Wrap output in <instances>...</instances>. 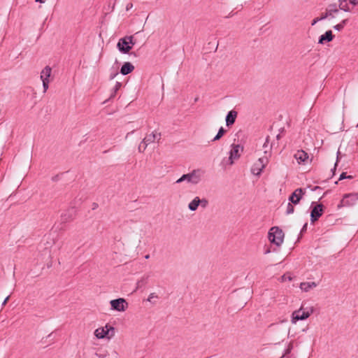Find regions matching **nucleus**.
Wrapping results in <instances>:
<instances>
[{
    "label": "nucleus",
    "mask_w": 358,
    "mask_h": 358,
    "mask_svg": "<svg viewBox=\"0 0 358 358\" xmlns=\"http://www.w3.org/2000/svg\"><path fill=\"white\" fill-rule=\"evenodd\" d=\"M203 174L204 171L200 169H194L190 173L183 174L176 182L180 183L183 181H187L188 183L196 185L200 182Z\"/></svg>",
    "instance_id": "f257e3e1"
},
{
    "label": "nucleus",
    "mask_w": 358,
    "mask_h": 358,
    "mask_svg": "<svg viewBox=\"0 0 358 358\" xmlns=\"http://www.w3.org/2000/svg\"><path fill=\"white\" fill-rule=\"evenodd\" d=\"M135 43L133 36H127L119 39L117 48L120 52L127 54L132 49Z\"/></svg>",
    "instance_id": "f03ea898"
},
{
    "label": "nucleus",
    "mask_w": 358,
    "mask_h": 358,
    "mask_svg": "<svg viewBox=\"0 0 358 358\" xmlns=\"http://www.w3.org/2000/svg\"><path fill=\"white\" fill-rule=\"evenodd\" d=\"M268 152L266 150L264 151L265 155L264 157H259L252 166L251 167V173L257 176H259L264 170V169L266 166L269 162L268 156H267Z\"/></svg>",
    "instance_id": "7ed1b4c3"
},
{
    "label": "nucleus",
    "mask_w": 358,
    "mask_h": 358,
    "mask_svg": "<svg viewBox=\"0 0 358 358\" xmlns=\"http://www.w3.org/2000/svg\"><path fill=\"white\" fill-rule=\"evenodd\" d=\"M313 313V308H303V306L301 307L294 310L292 314L291 322L293 324H296L299 320H304L310 317V315Z\"/></svg>",
    "instance_id": "20e7f679"
},
{
    "label": "nucleus",
    "mask_w": 358,
    "mask_h": 358,
    "mask_svg": "<svg viewBox=\"0 0 358 358\" xmlns=\"http://www.w3.org/2000/svg\"><path fill=\"white\" fill-rule=\"evenodd\" d=\"M284 238V233L277 227H272L268 232V239L272 243L280 246Z\"/></svg>",
    "instance_id": "39448f33"
},
{
    "label": "nucleus",
    "mask_w": 358,
    "mask_h": 358,
    "mask_svg": "<svg viewBox=\"0 0 358 358\" xmlns=\"http://www.w3.org/2000/svg\"><path fill=\"white\" fill-rule=\"evenodd\" d=\"M243 151V146L240 145L239 144H232L229 152V156L227 161V164L230 166L232 165L235 160H237L240 158Z\"/></svg>",
    "instance_id": "423d86ee"
},
{
    "label": "nucleus",
    "mask_w": 358,
    "mask_h": 358,
    "mask_svg": "<svg viewBox=\"0 0 358 358\" xmlns=\"http://www.w3.org/2000/svg\"><path fill=\"white\" fill-rule=\"evenodd\" d=\"M358 201V193H349L344 194L340 203L338 205V208L343 207H350L356 204Z\"/></svg>",
    "instance_id": "0eeeda50"
},
{
    "label": "nucleus",
    "mask_w": 358,
    "mask_h": 358,
    "mask_svg": "<svg viewBox=\"0 0 358 358\" xmlns=\"http://www.w3.org/2000/svg\"><path fill=\"white\" fill-rule=\"evenodd\" d=\"M310 208H312L310 212V222L314 223L322 215L324 211V206L322 203H316L315 202H312Z\"/></svg>",
    "instance_id": "6e6552de"
},
{
    "label": "nucleus",
    "mask_w": 358,
    "mask_h": 358,
    "mask_svg": "<svg viewBox=\"0 0 358 358\" xmlns=\"http://www.w3.org/2000/svg\"><path fill=\"white\" fill-rule=\"evenodd\" d=\"M161 138V134L160 133H157L156 131H153L152 134H150V135L145 136L143 141H142V143H144L145 145L143 146V148L141 149V145H139L138 146V151L140 152H143L145 151V150L146 149L147 146L155 142L156 140L157 141H159Z\"/></svg>",
    "instance_id": "1a4fd4ad"
},
{
    "label": "nucleus",
    "mask_w": 358,
    "mask_h": 358,
    "mask_svg": "<svg viewBox=\"0 0 358 358\" xmlns=\"http://www.w3.org/2000/svg\"><path fill=\"white\" fill-rule=\"evenodd\" d=\"M110 303L111 309L117 311H124L128 306L126 300L122 298L111 300Z\"/></svg>",
    "instance_id": "9d476101"
},
{
    "label": "nucleus",
    "mask_w": 358,
    "mask_h": 358,
    "mask_svg": "<svg viewBox=\"0 0 358 358\" xmlns=\"http://www.w3.org/2000/svg\"><path fill=\"white\" fill-rule=\"evenodd\" d=\"M304 194L305 190L298 188L290 195L289 201L294 205L298 204Z\"/></svg>",
    "instance_id": "9b49d317"
},
{
    "label": "nucleus",
    "mask_w": 358,
    "mask_h": 358,
    "mask_svg": "<svg viewBox=\"0 0 358 358\" xmlns=\"http://www.w3.org/2000/svg\"><path fill=\"white\" fill-rule=\"evenodd\" d=\"M294 157L299 164L305 163L308 159V155L303 150H298Z\"/></svg>",
    "instance_id": "f8f14e48"
},
{
    "label": "nucleus",
    "mask_w": 358,
    "mask_h": 358,
    "mask_svg": "<svg viewBox=\"0 0 358 358\" xmlns=\"http://www.w3.org/2000/svg\"><path fill=\"white\" fill-rule=\"evenodd\" d=\"M108 332L109 329L108 328V326L106 325L105 327L96 329L94 331V336L97 338L101 339L105 338L108 334Z\"/></svg>",
    "instance_id": "ddd939ff"
},
{
    "label": "nucleus",
    "mask_w": 358,
    "mask_h": 358,
    "mask_svg": "<svg viewBox=\"0 0 358 358\" xmlns=\"http://www.w3.org/2000/svg\"><path fill=\"white\" fill-rule=\"evenodd\" d=\"M317 286V283L315 282H303L300 284L299 287L302 291L308 292Z\"/></svg>",
    "instance_id": "4468645a"
},
{
    "label": "nucleus",
    "mask_w": 358,
    "mask_h": 358,
    "mask_svg": "<svg viewBox=\"0 0 358 358\" xmlns=\"http://www.w3.org/2000/svg\"><path fill=\"white\" fill-rule=\"evenodd\" d=\"M134 69V66L130 62H125L120 69V73L126 76L131 73Z\"/></svg>",
    "instance_id": "2eb2a0df"
},
{
    "label": "nucleus",
    "mask_w": 358,
    "mask_h": 358,
    "mask_svg": "<svg viewBox=\"0 0 358 358\" xmlns=\"http://www.w3.org/2000/svg\"><path fill=\"white\" fill-rule=\"evenodd\" d=\"M237 117V112L235 110H230L226 116V124L230 126L235 122Z\"/></svg>",
    "instance_id": "dca6fc26"
},
{
    "label": "nucleus",
    "mask_w": 358,
    "mask_h": 358,
    "mask_svg": "<svg viewBox=\"0 0 358 358\" xmlns=\"http://www.w3.org/2000/svg\"><path fill=\"white\" fill-rule=\"evenodd\" d=\"M334 36L331 30L327 31L324 34L321 35L319 38L318 43L323 44L325 41L329 42L333 40Z\"/></svg>",
    "instance_id": "f3484780"
},
{
    "label": "nucleus",
    "mask_w": 358,
    "mask_h": 358,
    "mask_svg": "<svg viewBox=\"0 0 358 358\" xmlns=\"http://www.w3.org/2000/svg\"><path fill=\"white\" fill-rule=\"evenodd\" d=\"M52 69L49 66H46L41 73V79L42 81L50 80Z\"/></svg>",
    "instance_id": "a211bd4d"
},
{
    "label": "nucleus",
    "mask_w": 358,
    "mask_h": 358,
    "mask_svg": "<svg viewBox=\"0 0 358 358\" xmlns=\"http://www.w3.org/2000/svg\"><path fill=\"white\" fill-rule=\"evenodd\" d=\"M326 10L327 11V14L329 15H330V17L331 18H334V14L338 13L339 9L337 7V5L336 3H331L327 6V8H326Z\"/></svg>",
    "instance_id": "6ab92c4d"
},
{
    "label": "nucleus",
    "mask_w": 358,
    "mask_h": 358,
    "mask_svg": "<svg viewBox=\"0 0 358 358\" xmlns=\"http://www.w3.org/2000/svg\"><path fill=\"white\" fill-rule=\"evenodd\" d=\"M200 204V199L199 196L194 197V199L188 204V208L191 211H195L198 208Z\"/></svg>",
    "instance_id": "aec40b11"
},
{
    "label": "nucleus",
    "mask_w": 358,
    "mask_h": 358,
    "mask_svg": "<svg viewBox=\"0 0 358 358\" xmlns=\"http://www.w3.org/2000/svg\"><path fill=\"white\" fill-rule=\"evenodd\" d=\"M338 9L345 12L350 11V8L348 6L347 0H338Z\"/></svg>",
    "instance_id": "412c9836"
},
{
    "label": "nucleus",
    "mask_w": 358,
    "mask_h": 358,
    "mask_svg": "<svg viewBox=\"0 0 358 358\" xmlns=\"http://www.w3.org/2000/svg\"><path fill=\"white\" fill-rule=\"evenodd\" d=\"M348 20H343L339 24L334 26V29L337 31H341L348 23Z\"/></svg>",
    "instance_id": "4be33fe9"
},
{
    "label": "nucleus",
    "mask_w": 358,
    "mask_h": 358,
    "mask_svg": "<svg viewBox=\"0 0 358 358\" xmlns=\"http://www.w3.org/2000/svg\"><path fill=\"white\" fill-rule=\"evenodd\" d=\"M225 132H226V130L222 127H221L219 129L218 132L216 134V136L213 138V141H218L219 139H220L222 137V136L224 134Z\"/></svg>",
    "instance_id": "5701e85b"
},
{
    "label": "nucleus",
    "mask_w": 358,
    "mask_h": 358,
    "mask_svg": "<svg viewBox=\"0 0 358 358\" xmlns=\"http://www.w3.org/2000/svg\"><path fill=\"white\" fill-rule=\"evenodd\" d=\"M72 213H62L61 215V218H62V222H68L69 220H70L71 218H72Z\"/></svg>",
    "instance_id": "b1692460"
},
{
    "label": "nucleus",
    "mask_w": 358,
    "mask_h": 358,
    "mask_svg": "<svg viewBox=\"0 0 358 358\" xmlns=\"http://www.w3.org/2000/svg\"><path fill=\"white\" fill-rule=\"evenodd\" d=\"M292 204L293 203H292L291 202L287 204L286 213L288 215L293 213L294 211V208L292 206Z\"/></svg>",
    "instance_id": "393cba45"
},
{
    "label": "nucleus",
    "mask_w": 358,
    "mask_h": 358,
    "mask_svg": "<svg viewBox=\"0 0 358 358\" xmlns=\"http://www.w3.org/2000/svg\"><path fill=\"white\" fill-rule=\"evenodd\" d=\"M202 208H206L208 205V201L206 199H200V204Z\"/></svg>",
    "instance_id": "a878e982"
},
{
    "label": "nucleus",
    "mask_w": 358,
    "mask_h": 358,
    "mask_svg": "<svg viewBox=\"0 0 358 358\" xmlns=\"http://www.w3.org/2000/svg\"><path fill=\"white\" fill-rule=\"evenodd\" d=\"M345 178H352V176H347L346 175V173L343 172L342 173L341 175H340V177H339V180H343V179H345Z\"/></svg>",
    "instance_id": "bb28decb"
},
{
    "label": "nucleus",
    "mask_w": 358,
    "mask_h": 358,
    "mask_svg": "<svg viewBox=\"0 0 358 358\" xmlns=\"http://www.w3.org/2000/svg\"><path fill=\"white\" fill-rule=\"evenodd\" d=\"M43 82V92H45L48 89V84L50 83V80H45L42 81Z\"/></svg>",
    "instance_id": "cd10ccee"
},
{
    "label": "nucleus",
    "mask_w": 358,
    "mask_h": 358,
    "mask_svg": "<svg viewBox=\"0 0 358 358\" xmlns=\"http://www.w3.org/2000/svg\"><path fill=\"white\" fill-rule=\"evenodd\" d=\"M340 155H341L340 152H339V151H338V152H337V155H336V163H335V165H334V169H331V171H334V170L336 169V167L337 164H338V161H339V159H340Z\"/></svg>",
    "instance_id": "c85d7f7f"
},
{
    "label": "nucleus",
    "mask_w": 358,
    "mask_h": 358,
    "mask_svg": "<svg viewBox=\"0 0 358 358\" xmlns=\"http://www.w3.org/2000/svg\"><path fill=\"white\" fill-rule=\"evenodd\" d=\"M319 18H320V20H324L326 18H331V17H330V15H329L327 14V11L325 10V13L324 14H322V15L320 17H319Z\"/></svg>",
    "instance_id": "c756f323"
},
{
    "label": "nucleus",
    "mask_w": 358,
    "mask_h": 358,
    "mask_svg": "<svg viewBox=\"0 0 358 358\" xmlns=\"http://www.w3.org/2000/svg\"><path fill=\"white\" fill-rule=\"evenodd\" d=\"M157 297L158 296L155 293H151L148 298V301L150 302H152L153 299L157 298Z\"/></svg>",
    "instance_id": "7c9ffc66"
},
{
    "label": "nucleus",
    "mask_w": 358,
    "mask_h": 358,
    "mask_svg": "<svg viewBox=\"0 0 358 358\" xmlns=\"http://www.w3.org/2000/svg\"><path fill=\"white\" fill-rule=\"evenodd\" d=\"M292 349V345L290 343L288 345L287 349L285 350L284 355L290 353Z\"/></svg>",
    "instance_id": "2f4dec72"
},
{
    "label": "nucleus",
    "mask_w": 358,
    "mask_h": 358,
    "mask_svg": "<svg viewBox=\"0 0 358 358\" xmlns=\"http://www.w3.org/2000/svg\"><path fill=\"white\" fill-rule=\"evenodd\" d=\"M120 87H121V83H119V82H117V83H115V85L114 88H113V90H114V93H115L117 90H119V89L120 88Z\"/></svg>",
    "instance_id": "473e14b6"
},
{
    "label": "nucleus",
    "mask_w": 358,
    "mask_h": 358,
    "mask_svg": "<svg viewBox=\"0 0 358 358\" xmlns=\"http://www.w3.org/2000/svg\"><path fill=\"white\" fill-rule=\"evenodd\" d=\"M106 353H96V356L99 358H106Z\"/></svg>",
    "instance_id": "72a5a7b5"
},
{
    "label": "nucleus",
    "mask_w": 358,
    "mask_h": 358,
    "mask_svg": "<svg viewBox=\"0 0 358 358\" xmlns=\"http://www.w3.org/2000/svg\"><path fill=\"white\" fill-rule=\"evenodd\" d=\"M307 227H308V224L305 223L301 230V234H303V232H305L307 230Z\"/></svg>",
    "instance_id": "f704fd0d"
},
{
    "label": "nucleus",
    "mask_w": 358,
    "mask_h": 358,
    "mask_svg": "<svg viewBox=\"0 0 358 358\" xmlns=\"http://www.w3.org/2000/svg\"><path fill=\"white\" fill-rule=\"evenodd\" d=\"M349 2L353 6L358 5V0H349Z\"/></svg>",
    "instance_id": "c9c22d12"
},
{
    "label": "nucleus",
    "mask_w": 358,
    "mask_h": 358,
    "mask_svg": "<svg viewBox=\"0 0 358 358\" xmlns=\"http://www.w3.org/2000/svg\"><path fill=\"white\" fill-rule=\"evenodd\" d=\"M320 21V18L319 17H317V18H315L312 23H311V25L313 26L315 25L317 22Z\"/></svg>",
    "instance_id": "e433bc0d"
},
{
    "label": "nucleus",
    "mask_w": 358,
    "mask_h": 358,
    "mask_svg": "<svg viewBox=\"0 0 358 358\" xmlns=\"http://www.w3.org/2000/svg\"><path fill=\"white\" fill-rule=\"evenodd\" d=\"M9 297H10V296H8L4 299V301H3V303H2V306H5V305L6 304L7 301H8V299H9Z\"/></svg>",
    "instance_id": "4c0bfd02"
},
{
    "label": "nucleus",
    "mask_w": 358,
    "mask_h": 358,
    "mask_svg": "<svg viewBox=\"0 0 358 358\" xmlns=\"http://www.w3.org/2000/svg\"><path fill=\"white\" fill-rule=\"evenodd\" d=\"M268 143V137H267V138H266V141H265V143H264V144L263 147H264V148L267 147Z\"/></svg>",
    "instance_id": "58836bf2"
},
{
    "label": "nucleus",
    "mask_w": 358,
    "mask_h": 358,
    "mask_svg": "<svg viewBox=\"0 0 358 358\" xmlns=\"http://www.w3.org/2000/svg\"><path fill=\"white\" fill-rule=\"evenodd\" d=\"M36 2H39V3H45L46 1V0H36Z\"/></svg>",
    "instance_id": "ea45409f"
},
{
    "label": "nucleus",
    "mask_w": 358,
    "mask_h": 358,
    "mask_svg": "<svg viewBox=\"0 0 358 358\" xmlns=\"http://www.w3.org/2000/svg\"><path fill=\"white\" fill-rule=\"evenodd\" d=\"M134 131V130L131 131V132L127 133L126 138H127L129 136V135H130L131 134H133Z\"/></svg>",
    "instance_id": "a19ab883"
},
{
    "label": "nucleus",
    "mask_w": 358,
    "mask_h": 358,
    "mask_svg": "<svg viewBox=\"0 0 358 358\" xmlns=\"http://www.w3.org/2000/svg\"><path fill=\"white\" fill-rule=\"evenodd\" d=\"M150 258V255H146L145 256V259H148Z\"/></svg>",
    "instance_id": "79ce46f5"
},
{
    "label": "nucleus",
    "mask_w": 358,
    "mask_h": 358,
    "mask_svg": "<svg viewBox=\"0 0 358 358\" xmlns=\"http://www.w3.org/2000/svg\"><path fill=\"white\" fill-rule=\"evenodd\" d=\"M130 7H132V4H131V3L130 5H127V10H129V8Z\"/></svg>",
    "instance_id": "37998d69"
},
{
    "label": "nucleus",
    "mask_w": 358,
    "mask_h": 358,
    "mask_svg": "<svg viewBox=\"0 0 358 358\" xmlns=\"http://www.w3.org/2000/svg\"><path fill=\"white\" fill-rule=\"evenodd\" d=\"M140 145H141V149H143V146L145 145V144H144V143H142V142H141V143H140Z\"/></svg>",
    "instance_id": "c03bdc74"
},
{
    "label": "nucleus",
    "mask_w": 358,
    "mask_h": 358,
    "mask_svg": "<svg viewBox=\"0 0 358 358\" xmlns=\"http://www.w3.org/2000/svg\"><path fill=\"white\" fill-rule=\"evenodd\" d=\"M280 138V134H278L277 136H276V138L277 139H279Z\"/></svg>",
    "instance_id": "a18cd8bd"
},
{
    "label": "nucleus",
    "mask_w": 358,
    "mask_h": 358,
    "mask_svg": "<svg viewBox=\"0 0 358 358\" xmlns=\"http://www.w3.org/2000/svg\"><path fill=\"white\" fill-rule=\"evenodd\" d=\"M97 207V204L96 203H94V207H93V209H95V208Z\"/></svg>",
    "instance_id": "49530a36"
},
{
    "label": "nucleus",
    "mask_w": 358,
    "mask_h": 358,
    "mask_svg": "<svg viewBox=\"0 0 358 358\" xmlns=\"http://www.w3.org/2000/svg\"><path fill=\"white\" fill-rule=\"evenodd\" d=\"M357 127H358V123H357Z\"/></svg>",
    "instance_id": "de8ad7c7"
}]
</instances>
